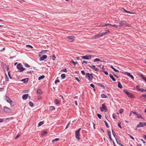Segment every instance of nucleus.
<instances>
[{
	"instance_id": "f257e3e1",
	"label": "nucleus",
	"mask_w": 146,
	"mask_h": 146,
	"mask_svg": "<svg viewBox=\"0 0 146 146\" xmlns=\"http://www.w3.org/2000/svg\"><path fill=\"white\" fill-rule=\"evenodd\" d=\"M116 22L117 23H119V25L118 26L119 27H121L122 26L129 27L130 26V25H127L126 22L124 21H120L119 22L117 21H116Z\"/></svg>"
},
{
	"instance_id": "f03ea898",
	"label": "nucleus",
	"mask_w": 146,
	"mask_h": 146,
	"mask_svg": "<svg viewBox=\"0 0 146 146\" xmlns=\"http://www.w3.org/2000/svg\"><path fill=\"white\" fill-rule=\"evenodd\" d=\"M17 67V69L19 70L18 71L19 72H21L25 69V68H23L22 64L20 63L18 64Z\"/></svg>"
},
{
	"instance_id": "7ed1b4c3",
	"label": "nucleus",
	"mask_w": 146,
	"mask_h": 146,
	"mask_svg": "<svg viewBox=\"0 0 146 146\" xmlns=\"http://www.w3.org/2000/svg\"><path fill=\"white\" fill-rule=\"evenodd\" d=\"M86 77L90 81H92L93 78L92 74H90L89 73H86Z\"/></svg>"
},
{
	"instance_id": "20e7f679",
	"label": "nucleus",
	"mask_w": 146,
	"mask_h": 146,
	"mask_svg": "<svg viewBox=\"0 0 146 146\" xmlns=\"http://www.w3.org/2000/svg\"><path fill=\"white\" fill-rule=\"evenodd\" d=\"M123 91L126 94V95L129 97L131 98H133L134 97V95L131 93L129 92L127 90L125 89L123 90Z\"/></svg>"
},
{
	"instance_id": "39448f33",
	"label": "nucleus",
	"mask_w": 146,
	"mask_h": 146,
	"mask_svg": "<svg viewBox=\"0 0 146 146\" xmlns=\"http://www.w3.org/2000/svg\"><path fill=\"white\" fill-rule=\"evenodd\" d=\"M100 108L101 111H104L105 112H106L108 111L105 103L102 104V107H100Z\"/></svg>"
},
{
	"instance_id": "423d86ee",
	"label": "nucleus",
	"mask_w": 146,
	"mask_h": 146,
	"mask_svg": "<svg viewBox=\"0 0 146 146\" xmlns=\"http://www.w3.org/2000/svg\"><path fill=\"white\" fill-rule=\"evenodd\" d=\"M81 58L84 59L89 60L92 58V56L90 55L87 54L85 56H81Z\"/></svg>"
},
{
	"instance_id": "0eeeda50",
	"label": "nucleus",
	"mask_w": 146,
	"mask_h": 146,
	"mask_svg": "<svg viewBox=\"0 0 146 146\" xmlns=\"http://www.w3.org/2000/svg\"><path fill=\"white\" fill-rule=\"evenodd\" d=\"M145 125H146V122L145 123L140 122L137 125V127H143L145 126Z\"/></svg>"
},
{
	"instance_id": "6e6552de",
	"label": "nucleus",
	"mask_w": 146,
	"mask_h": 146,
	"mask_svg": "<svg viewBox=\"0 0 146 146\" xmlns=\"http://www.w3.org/2000/svg\"><path fill=\"white\" fill-rule=\"evenodd\" d=\"M68 39V41L70 42H72L74 40V36H69L67 37Z\"/></svg>"
},
{
	"instance_id": "1a4fd4ad",
	"label": "nucleus",
	"mask_w": 146,
	"mask_h": 146,
	"mask_svg": "<svg viewBox=\"0 0 146 146\" xmlns=\"http://www.w3.org/2000/svg\"><path fill=\"white\" fill-rule=\"evenodd\" d=\"M81 128L79 129L76 132V139H80V131Z\"/></svg>"
},
{
	"instance_id": "9d476101",
	"label": "nucleus",
	"mask_w": 146,
	"mask_h": 146,
	"mask_svg": "<svg viewBox=\"0 0 146 146\" xmlns=\"http://www.w3.org/2000/svg\"><path fill=\"white\" fill-rule=\"evenodd\" d=\"M9 66L8 65H5L3 66V69L5 72H5L6 71H7L8 72V74L9 76V71H8L9 70Z\"/></svg>"
},
{
	"instance_id": "9b49d317",
	"label": "nucleus",
	"mask_w": 146,
	"mask_h": 146,
	"mask_svg": "<svg viewBox=\"0 0 146 146\" xmlns=\"http://www.w3.org/2000/svg\"><path fill=\"white\" fill-rule=\"evenodd\" d=\"M88 66L90 67L91 68H92L95 71H98V68H96L95 65H93L92 66L88 65Z\"/></svg>"
},
{
	"instance_id": "f8f14e48",
	"label": "nucleus",
	"mask_w": 146,
	"mask_h": 146,
	"mask_svg": "<svg viewBox=\"0 0 146 146\" xmlns=\"http://www.w3.org/2000/svg\"><path fill=\"white\" fill-rule=\"evenodd\" d=\"M47 58V56L46 55H43L40 58L39 60L40 61L43 60L44 59H46Z\"/></svg>"
},
{
	"instance_id": "ddd939ff",
	"label": "nucleus",
	"mask_w": 146,
	"mask_h": 146,
	"mask_svg": "<svg viewBox=\"0 0 146 146\" xmlns=\"http://www.w3.org/2000/svg\"><path fill=\"white\" fill-rule=\"evenodd\" d=\"M3 111L5 112L8 113H9V108L5 106H4Z\"/></svg>"
},
{
	"instance_id": "4468645a",
	"label": "nucleus",
	"mask_w": 146,
	"mask_h": 146,
	"mask_svg": "<svg viewBox=\"0 0 146 146\" xmlns=\"http://www.w3.org/2000/svg\"><path fill=\"white\" fill-rule=\"evenodd\" d=\"M125 74L128 76H129L132 79H133L134 78V77L133 75H131L130 73L128 72H126Z\"/></svg>"
},
{
	"instance_id": "2eb2a0df",
	"label": "nucleus",
	"mask_w": 146,
	"mask_h": 146,
	"mask_svg": "<svg viewBox=\"0 0 146 146\" xmlns=\"http://www.w3.org/2000/svg\"><path fill=\"white\" fill-rule=\"evenodd\" d=\"M28 96V94H24L22 96V98L23 100H25L27 99Z\"/></svg>"
},
{
	"instance_id": "dca6fc26",
	"label": "nucleus",
	"mask_w": 146,
	"mask_h": 146,
	"mask_svg": "<svg viewBox=\"0 0 146 146\" xmlns=\"http://www.w3.org/2000/svg\"><path fill=\"white\" fill-rule=\"evenodd\" d=\"M28 81V78H24L21 80V81L24 82L25 83L27 82Z\"/></svg>"
},
{
	"instance_id": "f3484780",
	"label": "nucleus",
	"mask_w": 146,
	"mask_h": 146,
	"mask_svg": "<svg viewBox=\"0 0 146 146\" xmlns=\"http://www.w3.org/2000/svg\"><path fill=\"white\" fill-rule=\"evenodd\" d=\"M100 37V34L94 36H93V38L95 39L98 38Z\"/></svg>"
},
{
	"instance_id": "a211bd4d",
	"label": "nucleus",
	"mask_w": 146,
	"mask_h": 146,
	"mask_svg": "<svg viewBox=\"0 0 146 146\" xmlns=\"http://www.w3.org/2000/svg\"><path fill=\"white\" fill-rule=\"evenodd\" d=\"M110 78L112 79V80L114 81H116V80L115 79V78H114L113 76L112 75H111V74H110Z\"/></svg>"
},
{
	"instance_id": "6ab92c4d",
	"label": "nucleus",
	"mask_w": 146,
	"mask_h": 146,
	"mask_svg": "<svg viewBox=\"0 0 146 146\" xmlns=\"http://www.w3.org/2000/svg\"><path fill=\"white\" fill-rule=\"evenodd\" d=\"M44 121H40L39 122L38 125V126H40L42 124H44Z\"/></svg>"
},
{
	"instance_id": "aec40b11",
	"label": "nucleus",
	"mask_w": 146,
	"mask_h": 146,
	"mask_svg": "<svg viewBox=\"0 0 146 146\" xmlns=\"http://www.w3.org/2000/svg\"><path fill=\"white\" fill-rule=\"evenodd\" d=\"M123 11L124 12L129 13V14H133V13L130 12L129 11H128L127 10H126V9H123Z\"/></svg>"
},
{
	"instance_id": "412c9836",
	"label": "nucleus",
	"mask_w": 146,
	"mask_h": 146,
	"mask_svg": "<svg viewBox=\"0 0 146 146\" xmlns=\"http://www.w3.org/2000/svg\"><path fill=\"white\" fill-rule=\"evenodd\" d=\"M118 86L119 88H122V85L121 84V83L118 82Z\"/></svg>"
},
{
	"instance_id": "4be33fe9",
	"label": "nucleus",
	"mask_w": 146,
	"mask_h": 146,
	"mask_svg": "<svg viewBox=\"0 0 146 146\" xmlns=\"http://www.w3.org/2000/svg\"><path fill=\"white\" fill-rule=\"evenodd\" d=\"M5 100H6L9 103V98L7 96H6L5 97Z\"/></svg>"
},
{
	"instance_id": "5701e85b",
	"label": "nucleus",
	"mask_w": 146,
	"mask_h": 146,
	"mask_svg": "<svg viewBox=\"0 0 146 146\" xmlns=\"http://www.w3.org/2000/svg\"><path fill=\"white\" fill-rule=\"evenodd\" d=\"M66 77V75L64 74H62L61 75V77L62 79H64Z\"/></svg>"
},
{
	"instance_id": "b1692460",
	"label": "nucleus",
	"mask_w": 146,
	"mask_h": 146,
	"mask_svg": "<svg viewBox=\"0 0 146 146\" xmlns=\"http://www.w3.org/2000/svg\"><path fill=\"white\" fill-rule=\"evenodd\" d=\"M5 81H9V78H8V76L7 75V74L6 73V72H5Z\"/></svg>"
},
{
	"instance_id": "393cba45",
	"label": "nucleus",
	"mask_w": 146,
	"mask_h": 146,
	"mask_svg": "<svg viewBox=\"0 0 146 146\" xmlns=\"http://www.w3.org/2000/svg\"><path fill=\"white\" fill-rule=\"evenodd\" d=\"M44 77V75H43L41 76L38 78V80H40L42 79Z\"/></svg>"
},
{
	"instance_id": "a878e982",
	"label": "nucleus",
	"mask_w": 146,
	"mask_h": 146,
	"mask_svg": "<svg viewBox=\"0 0 146 146\" xmlns=\"http://www.w3.org/2000/svg\"><path fill=\"white\" fill-rule=\"evenodd\" d=\"M10 104L11 105V106H13L14 105V103L10 99Z\"/></svg>"
},
{
	"instance_id": "bb28decb",
	"label": "nucleus",
	"mask_w": 146,
	"mask_h": 146,
	"mask_svg": "<svg viewBox=\"0 0 146 146\" xmlns=\"http://www.w3.org/2000/svg\"><path fill=\"white\" fill-rule=\"evenodd\" d=\"M97 85L100 87H103L104 89V85H102L101 83H98Z\"/></svg>"
},
{
	"instance_id": "cd10ccee",
	"label": "nucleus",
	"mask_w": 146,
	"mask_h": 146,
	"mask_svg": "<svg viewBox=\"0 0 146 146\" xmlns=\"http://www.w3.org/2000/svg\"><path fill=\"white\" fill-rule=\"evenodd\" d=\"M70 62L71 63H72L74 65V66H75L76 65V64H77V62H74V61H73V60H71L70 61Z\"/></svg>"
},
{
	"instance_id": "c85d7f7f",
	"label": "nucleus",
	"mask_w": 146,
	"mask_h": 146,
	"mask_svg": "<svg viewBox=\"0 0 146 146\" xmlns=\"http://www.w3.org/2000/svg\"><path fill=\"white\" fill-rule=\"evenodd\" d=\"M29 105L31 107H33V106L34 104L33 102L31 101H30L29 102Z\"/></svg>"
},
{
	"instance_id": "c756f323",
	"label": "nucleus",
	"mask_w": 146,
	"mask_h": 146,
	"mask_svg": "<svg viewBox=\"0 0 146 146\" xmlns=\"http://www.w3.org/2000/svg\"><path fill=\"white\" fill-rule=\"evenodd\" d=\"M137 116L138 118H143V117H142L141 115L140 114H139L138 113Z\"/></svg>"
},
{
	"instance_id": "7c9ffc66",
	"label": "nucleus",
	"mask_w": 146,
	"mask_h": 146,
	"mask_svg": "<svg viewBox=\"0 0 146 146\" xmlns=\"http://www.w3.org/2000/svg\"><path fill=\"white\" fill-rule=\"evenodd\" d=\"M141 77L145 81H146L145 78L142 74L141 75Z\"/></svg>"
},
{
	"instance_id": "2f4dec72",
	"label": "nucleus",
	"mask_w": 146,
	"mask_h": 146,
	"mask_svg": "<svg viewBox=\"0 0 146 146\" xmlns=\"http://www.w3.org/2000/svg\"><path fill=\"white\" fill-rule=\"evenodd\" d=\"M111 131H112V133L113 134V136L115 137L116 139V137H115V133L114 132V131L112 129Z\"/></svg>"
},
{
	"instance_id": "473e14b6",
	"label": "nucleus",
	"mask_w": 146,
	"mask_h": 146,
	"mask_svg": "<svg viewBox=\"0 0 146 146\" xmlns=\"http://www.w3.org/2000/svg\"><path fill=\"white\" fill-rule=\"evenodd\" d=\"M123 111V110L121 108V109H120L119 110V112L121 114L122 113Z\"/></svg>"
},
{
	"instance_id": "72a5a7b5",
	"label": "nucleus",
	"mask_w": 146,
	"mask_h": 146,
	"mask_svg": "<svg viewBox=\"0 0 146 146\" xmlns=\"http://www.w3.org/2000/svg\"><path fill=\"white\" fill-rule=\"evenodd\" d=\"M37 92L39 94H41L42 93L40 90V89H38L37 90Z\"/></svg>"
},
{
	"instance_id": "f704fd0d",
	"label": "nucleus",
	"mask_w": 146,
	"mask_h": 146,
	"mask_svg": "<svg viewBox=\"0 0 146 146\" xmlns=\"http://www.w3.org/2000/svg\"><path fill=\"white\" fill-rule=\"evenodd\" d=\"M101 97L103 98H107V96L104 94H102Z\"/></svg>"
},
{
	"instance_id": "c9c22d12",
	"label": "nucleus",
	"mask_w": 146,
	"mask_h": 146,
	"mask_svg": "<svg viewBox=\"0 0 146 146\" xmlns=\"http://www.w3.org/2000/svg\"><path fill=\"white\" fill-rule=\"evenodd\" d=\"M101 70L102 72H104L106 75H108V72L107 71H105L103 70Z\"/></svg>"
},
{
	"instance_id": "e433bc0d",
	"label": "nucleus",
	"mask_w": 146,
	"mask_h": 146,
	"mask_svg": "<svg viewBox=\"0 0 146 146\" xmlns=\"http://www.w3.org/2000/svg\"><path fill=\"white\" fill-rule=\"evenodd\" d=\"M50 109L51 110H55V108L54 106H51L50 107Z\"/></svg>"
},
{
	"instance_id": "4c0bfd02",
	"label": "nucleus",
	"mask_w": 146,
	"mask_h": 146,
	"mask_svg": "<svg viewBox=\"0 0 146 146\" xmlns=\"http://www.w3.org/2000/svg\"><path fill=\"white\" fill-rule=\"evenodd\" d=\"M94 62H95L96 61H100L101 62L102 61L99 58H96L95 59H94Z\"/></svg>"
},
{
	"instance_id": "58836bf2",
	"label": "nucleus",
	"mask_w": 146,
	"mask_h": 146,
	"mask_svg": "<svg viewBox=\"0 0 146 146\" xmlns=\"http://www.w3.org/2000/svg\"><path fill=\"white\" fill-rule=\"evenodd\" d=\"M47 133V132L46 131H43L42 132V135H44L46 134Z\"/></svg>"
},
{
	"instance_id": "ea45409f",
	"label": "nucleus",
	"mask_w": 146,
	"mask_h": 146,
	"mask_svg": "<svg viewBox=\"0 0 146 146\" xmlns=\"http://www.w3.org/2000/svg\"><path fill=\"white\" fill-rule=\"evenodd\" d=\"M113 117L114 119H116L117 118V115L115 114H113Z\"/></svg>"
},
{
	"instance_id": "a19ab883",
	"label": "nucleus",
	"mask_w": 146,
	"mask_h": 146,
	"mask_svg": "<svg viewBox=\"0 0 146 146\" xmlns=\"http://www.w3.org/2000/svg\"><path fill=\"white\" fill-rule=\"evenodd\" d=\"M25 66L27 68H29L30 67V66L27 63H25L24 64Z\"/></svg>"
},
{
	"instance_id": "79ce46f5",
	"label": "nucleus",
	"mask_w": 146,
	"mask_h": 146,
	"mask_svg": "<svg viewBox=\"0 0 146 146\" xmlns=\"http://www.w3.org/2000/svg\"><path fill=\"white\" fill-rule=\"evenodd\" d=\"M108 134L109 137L111 136V132L110 131H108Z\"/></svg>"
},
{
	"instance_id": "37998d69",
	"label": "nucleus",
	"mask_w": 146,
	"mask_h": 146,
	"mask_svg": "<svg viewBox=\"0 0 146 146\" xmlns=\"http://www.w3.org/2000/svg\"><path fill=\"white\" fill-rule=\"evenodd\" d=\"M104 122L105 123V125H106V126L108 128H109V126L108 125L107 122L106 121H104Z\"/></svg>"
},
{
	"instance_id": "c03bdc74",
	"label": "nucleus",
	"mask_w": 146,
	"mask_h": 146,
	"mask_svg": "<svg viewBox=\"0 0 146 146\" xmlns=\"http://www.w3.org/2000/svg\"><path fill=\"white\" fill-rule=\"evenodd\" d=\"M110 31L108 30H107L105 32H104L105 34H108L110 33Z\"/></svg>"
},
{
	"instance_id": "a18cd8bd",
	"label": "nucleus",
	"mask_w": 146,
	"mask_h": 146,
	"mask_svg": "<svg viewBox=\"0 0 146 146\" xmlns=\"http://www.w3.org/2000/svg\"><path fill=\"white\" fill-rule=\"evenodd\" d=\"M52 60H55V58H56V57L55 56L54 54H53L52 56Z\"/></svg>"
},
{
	"instance_id": "49530a36",
	"label": "nucleus",
	"mask_w": 146,
	"mask_h": 146,
	"mask_svg": "<svg viewBox=\"0 0 146 146\" xmlns=\"http://www.w3.org/2000/svg\"><path fill=\"white\" fill-rule=\"evenodd\" d=\"M20 135H21L20 133H18L15 137V139H16L18 138V137H19V136H20Z\"/></svg>"
},
{
	"instance_id": "de8ad7c7",
	"label": "nucleus",
	"mask_w": 146,
	"mask_h": 146,
	"mask_svg": "<svg viewBox=\"0 0 146 146\" xmlns=\"http://www.w3.org/2000/svg\"><path fill=\"white\" fill-rule=\"evenodd\" d=\"M100 37H102L104 35H105L104 32L102 33L101 34H100Z\"/></svg>"
},
{
	"instance_id": "09e8293b",
	"label": "nucleus",
	"mask_w": 146,
	"mask_h": 146,
	"mask_svg": "<svg viewBox=\"0 0 146 146\" xmlns=\"http://www.w3.org/2000/svg\"><path fill=\"white\" fill-rule=\"evenodd\" d=\"M136 88H137V90H139V91H140V90H141V89L140 88V86H138V85L137 86H136Z\"/></svg>"
},
{
	"instance_id": "8fccbe9b",
	"label": "nucleus",
	"mask_w": 146,
	"mask_h": 146,
	"mask_svg": "<svg viewBox=\"0 0 146 146\" xmlns=\"http://www.w3.org/2000/svg\"><path fill=\"white\" fill-rule=\"evenodd\" d=\"M111 26L113 27H115L116 28H117L118 27H119V26H117L115 25H111Z\"/></svg>"
},
{
	"instance_id": "3c124183",
	"label": "nucleus",
	"mask_w": 146,
	"mask_h": 146,
	"mask_svg": "<svg viewBox=\"0 0 146 146\" xmlns=\"http://www.w3.org/2000/svg\"><path fill=\"white\" fill-rule=\"evenodd\" d=\"M97 116L100 119H101L102 117L101 115L99 113L97 114Z\"/></svg>"
},
{
	"instance_id": "603ef678",
	"label": "nucleus",
	"mask_w": 146,
	"mask_h": 146,
	"mask_svg": "<svg viewBox=\"0 0 146 146\" xmlns=\"http://www.w3.org/2000/svg\"><path fill=\"white\" fill-rule=\"evenodd\" d=\"M26 46L27 47H29L31 48H33V47L32 46L29 44L26 45Z\"/></svg>"
},
{
	"instance_id": "864d4df0",
	"label": "nucleus",
	"mask_w": 146,
	"mask_h": 146,
	"mask_svg": "<svg viewBox=\"0 0 146 146\" xmlns=\"http://www.w3.org/2000/svg\"><path fill=\"white\" fill-rule=\"evenodd\" d=\"M55 103L56 105H57L59 103V102L58 101L57 99H56L55 100Z\"/></svg>"
},
{
	"instance_id": "5fc2aeb1",
	"label": "nucleus",
	"mask_w": 146,
	"mask_h": 146,
	"mask_svg": "<svg viewBox=\"0 0 146 146\" xmlns=\"http://www.w3.org/2000/svg\"><path fill=\"white\" fill-rule=\"evenodd\" d=\"M81 72L82 73L83 75H84L86 74V73L84 71V70H82L81 71Z\"/></svg>"
},
{
	"instance_id": "6e6d98bb",
	"label": "nucleus",
	"mask_w": 146,
	"mask_h": 146,
	"mask_svg": "<svg viewBox=\"0 0 146 146\" xmlns=\"http://www.w3.org/2000/svg\"><path fill=\"white\" fill-rule=\"evenodd\" d=\"M113 70L115 72H116L118 73L119 72V70L116 69L115 68L113 69Z\"/></svg>"
},
{
	"instance_id": "4d7b16f0",
	"label": "nucleus",
	"mask_w": 146,
	"mask_h": 146,
	"mask_svg": "<svg viewBox=\"0 0 146 146\" xmlns=\"http://www.w3.org/2000/svg\"><path fill=\"white\" fill-rule=\"evenodd\" d=\"M128 135L129 136V137L133 140H134V137L132 136L130 134H128Z\"/></svg>"
},
{
	"instance_id": "13d9d810",
	"label": "nucleus",
	"mask_w": 146,
	"mask_h": 146,
	"mask_svg": "<svg viewBox=\"0 0 146 146\" xmlns=\"http://www.w3.org/2000/svg\"><path fill=\"white\" fill-rule=\"evenodd\" d=\"M90 86L94 88V90H95V89H94L95 86L93 84H90Z\"/></svg>"
},
{
	"instance_id": "bf43d9fd",
	"label": "nucleus",
	"mask_w": 146,
	"mask_h": 146,
	"mask_svg": "<svg viewBox=\"0 0 146 146\" xmlns=\"http://www.w3.org/2000/svg\"><path fill=\"white\" fill-rule=\"evenodd\" d=\"M61 71L64 72H67V70L66 68H65L63 69H62Z\"/></svg>"
},
{
	"instance_id": "052dcab7",
	"label": "nucleus",
	"mask_w": 146,
	"mask_h": 146,
	"mask_svg": "<svg viewBox=\"0 0 146 146\" xmlns=\"http://www.w3.org/2000/svg\"><path fill=\"white\" fill-rule=\"evenodd\" d=\"M70 122H69L68 123V124H67V125H66V128H65L66 129H67L68 127L69 126V124H70Z\"/></svg>"
},
{
	"instance_id": "680f3d73",
	"label": "nucleus",
	"mask_w": 146,
	"mask_h": 146,
	"mask_svg": "<svg viewBox=\"0 0 146 146\" xmlns=\"http://www.w3.org/2000/svg\"><path fill=\"white\" fill-rule=\"evenodd\" d=\"M59 82H60V81L59 80H55V84H57L58 83H59Z\"/></svg>"
},
{
	"instance_id": "e2e57ef3",
	"label": "nucleus",
	"mask_w": 146,
	"mask_h": 146,
	"mask_svg": "<svg viewBox=\"0 0 146 146\" xmlns=\"http://www.w3.org/2000/svg\"><path fill=\"white\" fill-rule=\"evenodd\" d=\"M75 79L78 82H80V80L78 78H77V77L75 78Z\"/></svg>"
},
{
	"instance_id": "0e129e2a",
	"label": "nucleus",
	"mask_w": 146,
	"mask_h": 146,
	"mask_svg": "<svg viewBox=\"0 0 146 146\" xmlns=\"http://www.w3.org/2000/svg\"><path fill=\"white\" fill-rule=\"evenodd\" d=\"M5 47H4L2 49H1L0 50V51L1 52H3V51H4L5 50Z\"/></svg>"
},
{
	"instance_id": "69168bd1",
	"label": "nucleus",
	"mask_w": 146,
	"mask_h": 146,
	"mask_svg": "<svg viewBox=\"0 0 146 146\" xmlns=\"http://www.w3.org/2000/svg\"><path fill=\"white\" fill-rule=\"evenodd\" d=\"M132 113L133 114H134L135 115H137V113H137V112H135V111H132Z\"/></svg>"
},
{
	"instance_id": "338daca9",
	"label": "nucleus",
	"mask_w": 146,
	"mask_h": 146,
	"mask_svg": "<svg viewBox=\"0 0 146 146\" xmlns=\"http://www.w3.org/2000/svg\"><path fill=\"white\" fill-rule=\"evenodd\" d=\"M142 96L143 97L146 99V94H143L142 95Z\"/></svg>"
},
{
	"instance_id": "774afa93",
	"label": "nucleus",
	"mask_w": 146,
	"mask_h": 146,
	"mask_svg": "<svg viewBox=\"0 0 146 146\" xmlns=\"http://www.w3.org/2000/svg\"><path fill=\"white\" fill-rule=\"evenodd\" d=\"M118 127H119L120 128H121V125H120V123H118Z\"/></svg>"
}]
</instances>
